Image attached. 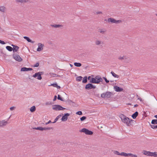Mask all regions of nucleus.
Segmentation results:
<instances>
[{
    "instance_id": "nucleus-28",
    "label": "nucleus",
    "mask_w": 157,
    "mask_h": 157,
    "mask_svg": "<svg viewBox=\"0 0 157 157\" xmlns=\"http://www.w3.org/2000/svg\"><path fill=\"white\" fill-rule=\"evenodd\" d=\"M111 73L112 75L115 78H118L119 77V76L117 75L113 71H112L111 72Z\"/></svg>"
},
{
    "instance_id": "nucleus-13",
    "label": "nucleus",
    "mask_w": 157,
    "mask_h": 157,
    "mask_svg": "<svg viewBox=\"0 0 157 157\" xmlns=\"http://www.w3.org/2000/svg\"><path fill=\"white\" fill-rule=\"evenodd\" d=\"M105 94L106 98H110L111 96L113 94V93L109 91H107L106 92Z\"/></svg>"
},
{
    "instance_id": "nucleus-53",
    "label": "nucleus",
    "mask_w": 157,
    "mask_h": 157,
    "mask_svg": "<svg viewBox=\"0 0 157 157\" xmlns=\"http://www.w3.org/2000/svg\"><path fill=\"white\" fill-rule=\"evenodd\" d=\"M52 76L53 77H56L57 74H56L52 73Z\"/></svg>"
},
{
    "instance_id": "nucleus-16",
    "label": "nucleus",
    "mask_w": 157,
    "mask_h": 157,
    "mask_svg": "<svg viewBox=\"0 0 157 157\" xmlns=\"http://www.w3.org/2000/svg\"><path fill=\"white\" fill-rule=\"evenodd\" d=\"M23 38L26 39L27 41L29 42H30L32 43H33L34 42V41L32 40L29 37L24 36L23 37Z\"/></svg>"
},
{
    "instance_id": "nucleus-25",
    "label": "nucleus",
    "mask_w": 157,
    "mask_h": 157,
    "mask_svg": "<svg viewBox=\"0 0 157 157\" xmlns=\"http://www.w3.org/2000/svg\"><path fill=\"white\" fill-rule=\"evenodd\" d=\"M74 65L77 67H80L81 66L82 64L79 63L75 62L74 63Z\"/></svg>"
},
{
    "instance_id": "nucleus-38",
    "label": "nucleus",
    "mask_w": 157,
    "mask_h": 157,
    "mask_svg": "<svg viewBox=\"0 0 157 157\" xmlns=\"http://www.w3.org/2000/svg\"><path fill=\"white\" fill-rule=\"evenodd\" d=\"M39 66V62L36 63L35 64L32 66L33 67H38Z\"/></svg>"
},
{
    "instance_id": "nucleus-54",
    "label": "nucleus",
    "mask_w": 157,
    "mask_h": 157,
    "mask_svg": "<svg viewBox=\"0 0 157 157\" xmlns=\"http://www.w3.org/2000/svg\"><path fill=\"white\" fill-rule=\"evenodd\" d=\"M15 107H13V106L11 107L10 108V109L11 110H13L14 109H15Z\"/></svg>"
},
{
    "instance_id": "nucleus-39",
    "label": "nucleus",
    "mask_w": 157,
    "mask_h": 157,
    "mask_svg": "<svg viewBox=\"0 0 157 157\" xmlns=\"http://www.w3.org/2000/svg\"><path fill=\"white\" fill-rule=\"evenodd\" d=\"M86 118V117L85 116H83L80 118V120L81 121H83Z\"/></svg>"
},
{
    "instance_id": "nucleus-56",
    "label": "nucleus",
    "mask_w": 157,
    "mask_h": 157,
    "mask_svg": "<svg viewBox=\"0 0 157 157\" xmlns=\"http://www.w3.org/2000/svg\"><path fill=\"white\" fill-rule=\"evenodd\" d=\"M72 103V105L73 106H75V103L73 101V102Z\"/></svg>"
},
{
    "instance_id": "nucleus-47",
    "label": "nucleus",
    "mask_w": 157,
    "mask_h": 157,
    "mask_svg": "<svg viewBox=\"0 0 157 157\" xmlns=\"http://www.w3.org/2000/svg\"><path fill=\"white\" fill-rule=\"evenodd\" d=\"M125 152H122L121 153H120V155L125 156Z\"/></svg>"
},
{
    "instance_id": "nucleus-23",
    "label": "nucleus",
    "mask_w": 157,
    "mask_h": 157,
    "mask_svg": "<svg viewBox=\"0 0 157 157\" xmlns=\"http://www.w3.org/2000/svg\"><path fill=\"white\" fill-rule=\"evenodd\" d=\"M36 109V107L35 106H33L30 109V111L31 112H34Z\"/></svg>"
},
{
    "instance_id": "nucleus-29",
    "label": "nucleus",
    "mask_w": 157,
    "mask_h": 157,
    "mask_svg": "<svg viewBox=\"0 0 157 157\" xmlns=\"http://www.w3.org/2000/svg\"><path fill=\"white\" fill-rule=\"evenodd\" d=\"M151 123L153 124H157V119H153L151 121Z\"/></svg>"
},
{
    "instance_id": "nucleus-1",
    "label": "nucleus",
    "mask_w": 157,
    "mask_h": 157,
    "mask_svg": "<svg viewBox=\"0 0 157 157\" xmlns=\"http://www.w3.org/2000/svg\"><path fill=\"white\" fill-rule=\"evenodd\" d=\"M103 79L99 75L96 76L95 78H92L90 81V83L86 84L85 87V89L88 90L91 89H95L96 86L93 85L92 83L99 84L100 82H102Z\"/></svg>"
},
{
    "instance_id": "nucleus-44",
    "label": "nucleus",
    "mask_w": 157,
    "mask_h": 157,
    "mask_svg": "<svg viewBox=\"0 0 157 157\" xmlns=\"http://www.w3.org/2000/svg\"><path fill=\"white\" fill-rule=\"evenodd\" d=\"M103 78L105 80L106 83H108L109 82V81L108 80L106 77H103Z\"/></svg>"
},
{
    "instance_id": "nucleus-62",
    "label": "nucleus",
    "mask_w": 157,
    "mask_h": 157,
    "mask_svg": "<svg viewBox=\"0 0 157 157\" xmlns=\"http://www.w3.org/2000/svg\"><path fill=\"white\" fill-rule=\"evenodd\" d=\"M154 117L157 119V115L154 116Z\"/></svg>"
},
{
    "instance_id": "nucleus-18",
    "label": "nucleus",
    "mask_w": 157,
    "mask_h": 157,
    "mask_svg": "<svg viewBox=\"0 0 157 157\" xmlns=\"http://www.w3.org/2000/svg\"><path fill=\"white\" fill-rule=\"evenodd\" d=\"M51 26L54 27V28H59L60 27H62L63 25H56V24H54V25H51Z\"/></svg>"
},
{
    "instance_id": "nucleus-61",
    "label": "nucleus",
    "mask_w": 157,
    "mask_h": 157,
    "mask_svg": "<svg viewBox=\"0 0 157 157\" xmlns=\"http://www.w3.org/2000/svg\"><path fill=\"white\" fill-rule=\"evenodd\" d=\"M11 46H12V47H13V48H14V47H15L16 46V45H13V44H12L11 45Z\"/></svg>"
},
{
    "instance_id": "nucleus-43",
    "label": "nucleus",
    "mask_w": 157,
    "mask_h": 157,
    "mask_svg": "<svg viewBox=\"0 0 157 157\" xmlns=\"http://www.w3.org/2000/svg\"><path fill=\"white\" fill-rule=\"evenodd\" d=\"M114 153L115 154H116L118 155H120V153L118 151H114Z\"/></svg>"
},
{
    "instance_id": "nucleus-60",
    "label": "nucleus",
    "mask_w": 157,
    "mask_h": 157,
    "mask_svg": "<svg viewBox=\"0 0 157 157\" xmlns=\"http://www.w3.org/2000/svg\"><path fill=\"white\" fill-rule=\"evenodd\" d=\"M138 106V105H137V104H135L134 105V107H137Z\"/></svg>"
},
{
    "instance_id": "nucleus-36",
    "label": "nucleus",
    "mask_w": 157,
    "mask_h": 157,
    "mask_svg": "<svg viewBox=\"0 0 157 157\" xmlns=\"http://www.w3.org/2000/svg\"><path fill=\"white\" fill-rule=\"evenodd\" d=\"M151 127L154 129L157 128V125H151L150 124Z\"/></svg>"
},
{
    "instance_id": "nucleus-58",
    "label": "nucleus",
    "mask_w": 157,
    "mask_h": 157,
    "mask_svg": "<svg viewBox=\"0 0 157 157\" xmlns=\"http://www.w3.org/2000/svg\"><path fill=\"white\" fill-rule=\"evenodd\" d=\"M56 87L58 89H59L60 88V87L59 86H58L57 84V86H56Z\"/></svg>"
},
{
    "instance_id": "nucleus-3",
    "label": "nucleus",
    "mask_w": 157,
    "mask_h": 157,
    "mask_svg": "<svg viewBox=\"0 0 157 157\" xmlns=\"http://www.w3.org/2000/svg\"><path fill=\"white\" fill-rule=\"evenodd\" d=\"M52 109L55 111L63 110L65 109L66 108L63 107L59 105H55L52 106Z\"/></svg>"
},
{
    "instance_id": "nucleus-22",
    "label": "nucleus",
    "mask_w": 157,
    "mask_h": 157,
    "mask_svg": "<svg viewBox=\"0 0 157 157\" xmlns=\"http://www.w3.org/2000/svg\"><path fill=\"white\" fill-rule=\"evenodd\" d=\"M19 48V47L18 46L16 45V46L15 47L13 48V52H17L18 51Z\"/></svg>"
},
{
    "instance_id": "nucleus-46",
    "label": "nucleus",
    "mask_w": 157,
    "mask_h": 157,
    "mask_svg": "<svg viewBox=\"0 0 157 157\" xmlns=\"http://www.w3.org/2000/svg\"><path fill=\"white\" fill-rule=\"evenodd\" d=\"M52 103L51 101L47 102L45 103V105H52Z\"/></svg>"
},
{
    "instance_id": "nucleus-63",
    "label": "nucleus",
    "mask_w": 157,
    "mask_h": 157,
    "mask_svg": "<svg viewBox=\"0 0 157 157\" xmlns=\"http://www.w3.org/2000/svg\"><path fill=\"white\" fill-rule=\"evenodd\" d=\"M70 66L71 67H73V65H72L71 64H70Z\"/></svg>"
},
{
    "instance_id": "nucleus-20",
    "label": "nucleus",
    "mask_w": 157,
    "mask_h": 157,
    "mask_svg": "<svg viewBox=\"0 0 157 157\" xmlns=\"http://www.w3.org/2000/svg\"><path fill=\"white\" fill-rule=\"evenodd\" d=\"M95 44L96 45H98L101 44H103V42L102 41L99 40H96L95 42Z\"/></svg>"
},
{
    "instance_id": "nucleus-45",
    "label": "nucleus",
    "mask_w": 157,
    "mask_h": 157,
    "mask_svg": "<svg viewBox=\"0 0 157 157\" xmlns=\"http://www.w3.org/2000/svg\"><path fill=\"white\" fill-rule=\"evenodd\" d=\"M59 117H57V116L56 117L55 119V120H54V121L52 123H56L57 121L59 119Z\"/></svg>"
},
{
    "instance_id": "nucleus-14",
    "label": "nucleus",
    "mask_w": 157,
    "mask_h": 157,
    "mask_svg": "<svg viewBox=\"0 0 157 157\" xmlns=\"http://www.w3.org/2000/svg\"><path fill=\"white\" fill-rule=\"evenodd\" d=\"M143 154L145 155L151 156L152 152L146 151H143Z\"/></svg>"
},
{
    "instance_id": "nucleus-15",
    "label": "nucleus",
    "mask_w": 157,
    "mask_h": 157,
    "mask_svg": "<svg viewBox=\"0 0 157 157\" xmlns=\"http://www.w3.org/2000/svg\"><path fill=\"white\" fill-rule=\"evenodd\" d=\"M131 156L133 157H137L136 155H134L132 153H125V157Z\"/></svg>"
},
{
    "instance_id": "nucleus-64",
    "label": "nucleus",
    "mask_w": 157,
    "mask_h": 157,
    "mask_svg": "<svg viewBox=\"0 0 157 157\" xmlns=\"http://www.w3.org/2000/svg\"><path fill=\"white\" fill-rule=\"evenodd\" d=\"M61 117V114H60V115H58V116H57V117H59H59Z\"/></svg>"
},
{
    "instance_id": "nucleus-2",
    "label": "nucleus",
    "mask_w": 157,
    "mask_h": 157,
    "mask_svg": "<svg viewBox=\"0 0 157 157\" xmlns=\"http://www.w3.org/2000/svg\"><path fill=\"white\" fill-rule=\"evenodd\" d=\"M119 117L121 118L122 121L124 123L126 124L127 126H129L130 124L131 121H133V120L132 119H130L123 114L120 115Z\"/></svg>"
},
{
    "instance_id": "nucleus-11",
    "label": "nucleus",
    "mask_w": 157,
    "mask_h": 157,
    "mask_svg": "<svg viewBox=\"0 0 157 157\" xmlns=\"http://www.w3.org/2000/svg\"><path fill=\"white\" fill-rule=\"evenodd\" d=\"M8 124L7 121H5L4 120H3L0 121V127H2L6 126Z\"/></svg>"
},
{
    "instance_id": "nucleus-10",
    "label": "nucleus",
    "mask_w": 157,
    "mask_h": 157,
    "mask_svg": "<svg viewBox=\"0 0 157 157\" xmlns=\"http://www.w3.org/2000/svg\"><path fill=\"white\" fill-rule=\"evenodd\" d=\"M38 48L37 49V51L39 52L43 50V47L44 46V44H42L40 43H39L38 44Z\"/></svg>"
},
{
    "instance_id": "nucleus-33",
    "label": "nucleus",
    "mask_w": 157,
    "mask_h": 157,
    "mask_svg": "<svg viewBox=\"0 0 157 157\" xmlns=\"http://www.w3.org/2000/svg\"><path fill=\"white\" fill-rule=\"evenodd\" d=\"M57 99L58 100H60L62 101H64V100L63 98L61 97L60 95L59 94L58 95Z\"/></svg>"
},
{
    "instance_id": "nucleus-30",
    "label": "nucleus",
    "mask_w": 157,
    "mask_h": 157,
    "mask_svg": "<svg viewBox=\"0 0 157 157\" xmlns=\"http://www.w3.org/2000/svg\"><path fill=\"white\" fill-rule=\"evenodd\" d=\"M34 129L38 130L40 131H43V127H37V128H33Z\"/></svg>"
},
{
    "instance_id": "nucleus-55",
    "label": "nucleus",
    "mask_w": 157,
    "mask_h": 157,
    "mask_svg": "<svg viewBox=\"0 0 157 157\" xmlns=\"http://www.w3.org/2000/svg\"><path fill=\"white\" fill-rule=\"evenodd\" d=\"M96 13L97 14H102V12H101V11H98V12H96Z\"/></svg>"
},
{
    "instance_id": "nucleus-37",
    "label": "nucleus",
    "mask_w": 157,
    "mask_h": 157,
    "mask_svg": "<svg viewBox=\"0 0 157 157\" xmlns=\"http://www.w3.org/2000/svg\"><path fill=\"white\" fill-rule=\"evenodd\" d=\"M5 8L4 6H0V11L2 12H4Z\"/></svg>"
},
{
    "instance_id": "nucleus-49",
    "label": "nucleus",
    "mask_w": 157,
    "mask_h": 157,
    "mask_svg": "<svg viewBox=\"0 0 157 157\" xmlns=\"http://www.w3.org/2000/svg\"><path fill=\"white\" fill-rule=\"evenodd\" d=\"M135 122V121L134 120H133V121H131V124H130L128 126H130L131 125H132Z\"/></svg>"
},
{
    "instance_id": "nucleus-12",
    "label": "nucleus",
    "mask_w": 157,
    "mask_h": 157,
    "mask_svg": "<svg viewBox=\"0 0 157 157\" xmlns=\"http://www.w3.org/2000/svg\"><path fill=\"white\" fill-rule=\"evenodd\" d=\"M33 69L32 68L23 67L21 68V71H31Z\"/></svg>"
},
{
    "instance_id": "nucleus-35",
    "label": "nucleus",
    "mask_w": 157,
    "mask_h": 157,
    "mask_svg": "<svg viewBox=\"0 0 157 157\" xmlns=\"http://www.w3.org/2000/svg\"><path fill=\"white\" fill-rule=\"evenodd\" d=\"M52 127H48V128H46V127H43V131L44 130H49L51 129H52Z\"/></svg>"
},
{
    "instance_id": "nucleus-26",
    "label": "nucleus",
    "mask_w": 157,
    "mask_h": 157,
    "mask_svg": "<svg viewBox=\"0 0 157 157\" xmlns=\"http://www.w3.org/2000/svg\"><path fill=\"white\" fill-rule=\"evenodd\" d=\"M6 49L9 51L11 52L13 50V48L10 46H7L6 47Z\"/></svg>"
},
{
    "instance_id": "nucleus-32",
    "label": "nucleus",
    "mask_w": 157,
    "mask_h": 157,
    "mask_svg": "<svg viewBox=\"0 0 157 157\" xmlns=\"http://www.w3.org/2000/svg\"><path fill=\"white\" fill-rule=\"evenodd\" d=\"M127 58L125 56H119L118 57V59L119 60H122L124 59H126Z\"/></svg>"
},
{
    "instance_id": "nucleus-9",
    "label": "nucleus",
    "mask_w": 157,
    "mask_h": 157,
    "mask_svg": "<svg viewBox=\"0 0 157 157\" xmlns=\"http://www.w3.org/2000/svg\"><path fill=\"white\" fill-rule=\"evenodd\" d=\"M114 89L115 91L116 92H121L122 91L123 89L122 88L118 86H114Z\"/></svg>"
},
{
    "instance_id": "nucleus-41",
    "label": "nucleus",
    "mask_w": 157,
    "mask_h": 157,
    "mask_svg": "<svg viewBox=\"0 0 157 157\" xmlns=\"http://www.w3.org/2000/svg\"><path fill=\"white\" fill-rule=\"evenodd\" d=\"M76 114L78 115H82V112L81 111H78L76 113Z\"/></svg>"
},
{
    "instance_id": "nucleus-59",
    "label": "nucleus",
    "mask_w": 157,
    "mask_h": 157,
    "mask_svg": "<svg viewBox=\"0 0 157 157\" xmlns=\"http://www.w3.org/2000/svg\"><path fill=\"white\" fill-rule=\"evenodd\" d=\"M91 77L90 76H89L88 77H87V79L88 80H90V79H91Z\"/></svg>"
},
{
    "instance_id": "nucleus-31",
    "label": "nucleus",
    "mask_w": 157,
    "mask_h": 157,
    "mask_svg": "<svg viewBox=\"0 0 157 157\" xmlns=\"http://www.w3.org/2000/svg\"><path fill=\"white\" fill-rule=\"evenodd\" d=\"M82 77L81 76H78L76 78V80L78 82L81 81L82 80Z\"/></svg>"
},
{
    "instance_id": "nucleus-24",
    "label": "nucleus",
    "mask_w": 157,
    "mask_h": 157,
    "mask_svg": "<svg viewBox=\"0 0 157 157\" xmlns=\"http://www.w3.org/2000/svg\"><path fill=\"white\" fill-rule=\"evenodd\" d=\"M87 76H85L82 80V82L83 83H86L87 81Z\"/></svg>"
},
{
    "instance_id": "nucleus-21",
    "label": "nucleus",
    "mask_w": 157,
    "mask_h": 157,
    "mask_svg": "<svg viewBox=\"0 0 157 157\" xmlns=\"http://www.w3.org/2000/svg\"><path fill=\"white\" fill-rule=\"evenodd\" d=\"M106 30L105 29H98V32L102 34H105V33L106 32Z\"/></svg>"
},
{
    "instance_id": "nucleus-51",
    "label": "nucleus",
    "mask_w": 157,
    "mask_h": 157,
    "mask_svg": "<svg viewBox=\"0 0 157 157\" xmlns=\"http://www.w3.org/2000/svg\"><path fill=\"white\" fill-rule=\"evenodd\" d=\"M57 99V96L56 95H55L54 97V99H53V101H55Z\"/></svg>"
},
{
    "instance_id": "nucleus-42",
    "label": "nucleus",
    "mask_w": 157,
    "mask_h": 157,
    "mask_svg": "<svg viewBox=\"0 0 157 157\" xmlns=\"http://www.w3.org/2000/svg\"><path fill=\"white\" fill-rule=\"evenodd\" d=\"M101 97L103 98H105V97H106L105 93H103L101 95Z\"/></svg>"
},
{
    "instance_id": "nucleus-48",
    "label": "nucleus",
    "mask_w": 157,
    "mask_h": 157,
    "mask_svg": "<svg viewBox=\"0 0 157 157\" xmlns=\"http://www.w3.org/2000/svg\"><path fill=\"white\" fill-rule=\"evenodd\" d=\"M0 43L2 44H5L6 43L4 41L0 40Z\"/></svg>"
},
{
    "instance_id": "nucleus-7",
    "label": "nucleus",
    "mask_w": 157,
    "mask_h": 157,
    "mask_svg": "<svg viewBox=\"0 0 157 157\" xmlns=\"http://www.w3.org/2000/svg\"><path fill=\"white\" fill-rule=\"evenodd\" d=\"M13 57L15 60L18 62H21L22 60V59L18 55L14 53L13 54Z\"/></svg>"
},
{
    "instance_id": "nucleus-50",
    "label": "nucleus",
    "mask_w": 157,
    "mask_h": 157,
    "mask_svg": "<svg viewBox=\"0 0 157 157\" xmlns=\"http://www.w3.org/2000/svg\"><path fill=\"white\" fill-rule=\"evenodd\" d=\"M152 99H153V100H154L155 101H156V102L157 103V100L156 99V98H155V97L154 96H153Z\"/></svg>"
},
{
    "instance_id": "nucleus-4",
    "label": "nucleus",
    "mask_w": 157,
    "mask_h": 157,
    "mask_svg": "<svg viewBox=\"0 0 157 157\" xmlns=\"http://www.w3.org/2000/svg\"><path fill=\"white\" fill-rule=\"evenodd\" d=\"M79 132H84L86 134L88 135H92L93 133V132L90 130L86 128H83L82 129L79 130Z\"/></svg>"
},
{
    "instance_id": "nucleus-40",
    "label": "nucleus",
    "mask_w": 157,
    "mask_h": 157,
    "mask_svg": "<svg viewBox=\"0 0 157 157\" xmlns=\"http://www.w3.org/2000/svg\"><path fill=\"white\" fill-rule=\"evenodd\" d=\"M57 84L56 83H54L53 84H51L50 85H49V86H52L54 87H56V86H57Z\"/></svg>"
},
{
    "instance_id": "nucleus-57",
    "label": "nucleus",
    "mask_w": 157,
    "mask_h": 157,
    "mask_svg": "<svg viewBox=\"0 0 157 157\" xmlns=\"http://www.w3.org/2000/svg\"><path fill=\"white\" fill-rule=\"evenodd\" d=\"M137 99L140 100V101H142L141 98L139 97Z\"/></svg>"
},
{
    "instance_id": "nucleus-5",
    "label": "nucleus",
    "mask_w": 157,
    "mask_h": 157,
    "mask_svg": "<svg viewBox=\"0 0 157 157\" xmlns=\"http://www.w3.org/2000/svg\"><path fill=\"white\" fill-rule=\"evenodd\" d=\"M44 72L40 71L35 73L34 75H33V77L34 78H36L37 77V79L38 80H41L42 78L41 76V75L44 74Z\"/></svg>"
},
{
    "instance_id": "nucleus-27",
    "label": "nucleus",
    "mask_w": 157,
    "mask_h": 157,
    "mask_svg": "<svg viewBox=\"0 0 157 157\" xmlns=\"http://www.w3.org/2000/svg\"><path fill=\"white\" fill-rule=\"evenodd\" d=\"M65 102H66V104L69 105H71V104L72 103V102H73L72 101L68 99Z\"/></svg>"
},
{
    "instance_id": "nucleus-6",
    "label": "nucleus",
    "mask_w": 157,
    "mask_h": 157,
    "mask_svg": "<svg viewBox=\"0 0 157 157\" xmlns=\"http://www.w3.org/2000/svg\"><path fill=\"white\" fill-rule=\"evenodd\" d=\"M107 21L109 22H111L112 23L118 24L122 22V21L120 20H116L115 19L112 18H109L107 20Z\"/></svg>"
},
{
    "instance_id": "nucleus-8",
    "label": "nucleus",
    "mask_w": 157,
    "mask_h": 157,
    "mask_svg": "<svg viewBox=\"0 0 157 157\" xmlns=\"http://www.w3.org/2000/svg\"><path fill=\"white\" fill-rule=\"evenodd\" d=\"M70 115V114L69 113H65L61 118V121H66L68 119V117Z\"/></svg>"
},
{
    "instance_id": "nucleus-52",
    "label": "nucleus",
    "mask_w": 157,
    "mask_h": 157,
    "mask_svg": "<svg viewBox=\"0 0 157 157\" xmlns=\"http://www.w3.org/2000/svg\"><path fill=\"white\" fill-rule=\"evenodd\" d=\"M52 123V122H51V121L49 120L48 122L46 123L45 124L47 125V124H48L49 123Z\"/></svg>"
},
{
    "instance_id": "nucleus-34",
    "label": "nucleus",
    "mask_w": 157,
    "mask_h": 157,
    "mask_svg": "<svg viewBox=\"0 0 157 157\" xmlns=\"http://www.w3.org/2000/svg\"><path fill=\"white\" fill-rule=\"evenodd\" d=\"M154 156V157H157V152H152L151 156Z\"/></svg>"
},
{
    "instance_id": "nucleus-17",
    "label": "nucleus",
    "mask_w": 157,
    "mask_h": 157,
    "mask_svg": "<svg viewBox=\"0 0 157 157\" xmlns=\"http://www.w3.org/2000/svg\"><path fill=\"white\" fill-rule=\"evenodd\" d=\"M138 112L137 111H136L132 115V117L133 119H135L136 118V117L138 116Z\"/></svg>"
},
{
    "instance_id": "nucleus-19",
    "label": "nucleus",
    "mask_w": 157,
    "mask_h": 157,
    "mask_svg": "<svg viewBox=\"0 0 157 157\" xmlns=\"http://www.w3.org/2000/svg\"><path fill=\"white\" fill-rule=\"evenodd\" d=\"M17 2H21V3H25L28 2L29 0H16Z\"/></svg>"
}]
</instances>
